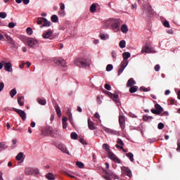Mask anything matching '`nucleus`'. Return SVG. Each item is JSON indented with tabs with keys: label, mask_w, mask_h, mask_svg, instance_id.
<instances>
[{
	"label": "nucleus",
	"mask_w": 180,
	"mask_h": 180,
	"mask_svg": "<svg viewBox=\"0 0 180 180\" xmlns=\"http://www.w3.org/2000/svg\"><path fill=\"white\" fill-rule=\"evenodd\" d=\"M75 65L77 67H82L83 68H85V67H89L91 65V60L89 59H77L75 60Z\"/></svg>",
	"instance_id": "f257e3e1"
},
{
	"label": "nucleus",
	"mask_w": 180,
	"mask_h": 180,
	"mask_svg": "<svg viewBox=\"0 0 180 180\" xmlns=\"http://www.w3.org/2000/svg\"><path fill=\"white\" fill-rule=\"evenodd\" d=\"M20 39H21V40H25L27 43L28 46L30 47H38L39 46V41H37V40H36L33 38L21 36Z\"/></svg>",
	"instance_id": "f03ea898"
},
{
	"label": "nucleus",
	"mask_w": 180,
	"mask_h": 180,
	"mask_svg": "<svg viewBox=\"0 0 180 180\" xmlns=\"http://www.w3.org/2000/svg\"><path fill=\"white\" fill-rule=\"evenodd\" d=\"M108 23H111V27L114 32H119L120 30V20H109Z\"/></svg>",
	"instance_id": "7ed1b4c3"
},
{
	"label": "nucleus",
	"mask_w": 180,
	"mask_h": 180,
	"mask_svg": "<svg viewBox=\"0 0 180 180\" xmlns=\"http://www.w3.org/2000/svg\"><path fill=\"white\" fill-rule=\"evenodd\" d=\"M53 62L58 65V67H61L62 68H65L67 67V63L62 58H55Z\"/></svg>",
	"instance_id": "20e7f679"
},
{
	"label": "nucleus",
	"mask_w": 180,
	"mask_h": 180,
	"mask_svg": "<svg viewBox=\"0 0 180 180\" xmlns=\"http://www.w3.org/2000/svg\"><path fill=\"white\" fill-rule=\"evenodd\" d=\"M25 175H37L39 174V169L33 167H27L25 169Z\"/></svg>",
	"instance_id": "39448f33"
},
{
	"label": "nucleus",
	"mask_w": 180,
	"mask_h": 180,
	"mask_svg": "<svg viewBox=\"0 0 180 180\" xmlns=\"http://www.w3.org/2000/svg\"><path fill=\"white\" fill-rule=\"evenodd\" d=\"M153 113V115H160L162 112H164V108L160 105V104L156 103L155 105V109H152L150 110Z\"/></svg>",
	"instance_id": "423d86ee"
},
{
	"label": "nucleus",
	"mask_w": 180,
	"mask_h": 180,
	"mask_svg": "<svg viewBox=\"0 0 180 180\" xmlns=\"http://www.w3.org/2000/svg\"><path fill=\"white\" fill-rule=\"evenodd\" d=\"M103 92L105 93L106 95L110 96V98H111V99H112V101H114V102H115L117 103H120V101H119V95L113 94L111 92H109L106 90H103Z\"/></svg>",
	"instance_id": "0eeeda50"
},
{
	"label": "nucleus",
	"mask_w": 180,
	"mask_h": 180,
	"mask_svg": "<svg viewBox=\"0 0 180 180\" xmlns=\"http://www.w3.org/2000/svg\"><path fill=\"white\" fill-rule=\"evenodd\" d=\"M43 39H49V40H53L54 39V35H53V30H48L42 34Z\"/></svg>",
	"instance_id": "6e6552de"
},
{
	"label": "nucleus",
	"mask_w": 180,
	"mask_h": 180,
	"mask_svg": "<svg viewBox=\"0 0 180 180\" xmlns=\"http://www.w3.org/2000/svg\"><path fill=\"white\" fill-rule=\"evenodd\" d=\"M108 158H110L112 161H115L117 164H120V159H119V158H117L113 153H112L111 151H108Z\"/></svg>",
	"instance_id": "1a4fd4ad"
},
{
	"label": "nucleus",
	"mask_w": 180,
	"mask_h": 180,
	"mask_svg": "<svg viewBox=\"0 0 180 180\" xmlns=\"http://www.w3.org/2000/svg\"><path fill=\"white\" fill-rule=\"evenodd\" d=\"M14 112L19 115L20 117H21L22 120L25 122L26 120V112L22 110H19L18 108H13Z\"/></svg>",
	"instance_id": "9d476101"
},
{
	"label": "nucleus",
	"mask_w": 180,
	"mask_h": 180,
	"mask_svg": "<svg viewBox=\"0 0 180 180\" xmlns=\"http://www.w3.org/2000/svg\"><path fill=\"white\" fill-rule=\"evenodd\" d=\"M56 147L60 150L62 153H64L65 154H68L70 155V152L67 149V146L63 143H59L56 146Z\"/></svg>",
	"instance_id": "9b49d317"
},
{
	"label": "nucleus",
	"mask_w": 180,
	"mask_h": 180,
	"mask_svg": "<svg viewBox=\"0 0 180 180\" xmlns=\"http://www.w3.org/2000/svg\"><path fill=\"white\" fill-rule=\"evenodd\" d=\"M128 63L126 60H122L120 63V68L118 70V75H120L123 71H124V68L127 67Z\"/></svg>",
	"instance_id": "f8f14e48"
},
{
	"label": "nucleus",
	"mask_w": 180,
	"mask_h": 180,
	"mask_svg": "<svg viewBox=\"0 0 180 180\" xmlns=\"http://www.w3.org/2000/svg\"><path fill=\"white\" fill-rule=\"evenodd\" d=\"M119 123H120V126L122 130H124V129L125 128V126H126V120L124 119V116L120 115Z\"/></svg>",
	"instance_id": "ddd939ff"
},
{
	"label": "nucleus",
	"mask_w": 180,
	"mask_h": 180,
	"mask_svg": "<svg viewBox=\"0 0 180 180\" xmlns=\"http://www.w3.org/2000/svg\"><path fill=\"white\" fill-rule=\"evenodd\" d=\"M42 133L44 136H53V128L47 127L42 131Z\"/></svg>",
	"instance_id": "4468645a"
},
{
	"label": "nucleus",
	"mask_w": 180,
	"mask_h": 180,
	"mask_svg": "<svg viewBox=\"0 0 180 180\" xmlns=\"http://www.w3.org/2000/svg\"><path fill=\"white\" fill-rule=\"evenodd\" d=\"M103 129L104 130V131H105V133H109V134H115V136L119 134V132H117V131H115L105 127L103 128Z\"/></svg>",
	"instance_id": "2eb2a0df"
},
{
	"label": "nucleus",
	"mask_w": 180,
	"mask_h": 180,
	"mask_svg": "<svg viewBox=\"0 0 180 180\" xmlns=\"http://www.w3.org/2000/svg\"><path fill=\"white\" fill-rule=\"evenodd\" d=\"M131 56V55L130 54L129 52H124V53H122V57H123V58H124L123 61H126V63H127V64H129V61L127 60V59H128V58H130Z\"/></svg>",
	"instance_id": "dca6fc26"
},
{
	"label": "nucleus",
	"mask_w": 180,
	"mask_h": 180,
	"mask_svg": "<svg viewBox=\"0 0 180 180\" xmlns=\"http://www.w3.org/2000/svg\"><path fill=\"white\" fill-rule=\"evenodd\" d=\"M4 70L7 71L8 72H11L12 71V63L11 62L6 63L4 65Z\"/></svg>",
	"instance_id": "f3484780"
},
{
	"label": "nucleus",
	"mask_w": 180,
	"mask_h": 180,
	"mask_svg": "<svg viewBox=\"0 0 180 180\" xmlns=\"http://www.w3.org/2000/svg\"><path fill=\"white\" fill-rule=\"evenodd\" d=\"M88 127L90 130H95V129H96V127H95V123H94L90 118L88 119Z\"/></svg>",
	"instance_id": "a211bd4d"
},
{
	"label": "nucleus",
	"mask_w": 180,
	"mask_h": 180,
	"mask_svg": "<svg viewBox=\"0 0 180 180\" xmlns=\"http://www.w3.org/2000/svg\"><path fill=\"white\" fill-rule=\"evenodd\" d=\"M51 26V22L47 20V19L44 18V24L41 25V27H50Z\"/></svg>",
	"instance_id": "6ab92c4d"
},
{
	"label": "nucleus",
	"mask_w": 180,
	"mask_h": 180,
	"mask_svg": "<svg viewBox=\"0 0 180 180\" xmlns=\"http://www.w3.org/2000/svg\"><path fill=\"white\" fill-rule=\"evenodd\" d=\"M141 53H153V50L148 47V46H145L142 48Z\"/></svg>",
	"instance_id": "aec40b11"
},
{
	"label": "nucleus",
	"mask_w": 180,
	"mask_h": 180,
	"mask_svg": "<svg viewBox=\"0 0 180 180\" xmlns=\"http://www.w3.org/2000/svg\"><path fill=\"white\" fill-rule=\"evenodd\" d=\"M122 171H124V172H127V176H131V171L129 167H122Z\"/></svg>",
	"instance_id": "412c9836"
},
{
	"label": "nucleus",
	"mask_w": 180,
	"mask_h": 180,
	"mask_svg": "<svg viewBox=\"0 0 180 180\" xmlns=\"http://www.w3.org/2000/svg\"><path fill=\"white\" fill-rule=\"evenodd\" d=\"M133 85H136V81H134V79L130 78L127 83V86L129 88L133 86Z\"/></svg>",
	"instance_id": "4be33fe9"
},
{
	"label": "nucleus",
	"mask_w": 180,
	"mask_h": 180,
	"mask_svg": "<svg viewBox=\"0 0 180 180\" xmlns=\"http://www.w3.org/2000/svg\"><path fill=\"white\" fill-rule=\"evenodd\" d=\"M18 103L20 106H23L25 105V98L23 96L18 97Z\"/></svg>",
	"instance_id": "5701e85b"
},
{
	"label": "nucleus",
	"mask_w": 180,
	"mask_h": 180,
	"mask_svg": "<svg viewBox=\"0 0 180 180\" xmlns=\"http://www.w3.org/2000/svg\"><path fill=\"white\" fill-rule=\"evenodd\" d=\"M105 175L111 177V178H114V179H117V176L115 175V174L110 171H105Z\"/></svg>",
	"instance_id": "b1692460"
},
{
	"label": "nucleus",
	"mask_w": 180,
	"mask_h": 180,
	"mask_svg": "<svg viewBox=\"0 0 180 180\" xmlns=\"http://www.w3.org/2000/svg\"><path fill=\"white\" fill-rule=\"evenodd\" d=\"M56 112L58 116V117H61V109L58 105L55 106Z\"/></svg>",
	"instance_id": "393cba45"
},
{
	"label": "nucleus",
	"mask_w": 180,
	"mask_h": 180,
	"mask_svg": "<svg viewBox=\"0 0 180 180\" xmlns=\"http://www.w3.org/2000/svg\"><path fill=\"white\" fill-rule=\"evenodd\" d=\"M96 4H93L91 6H90V12L91 13H95V12H96Z\"/></svg>",
	"instance_id": "a878e982"
},
{
	"label": "nucleus",
	"mask_w": 180,
	"mask_h": 180,
	"mask_svg": "<svg viewBox=\"0 0 180 180\" xmlns=\"http://www.w3.org/2000/svg\"><path fill=\"white\" fill-rule=\"evenodd\" d=\"M46 178L49 180H54L56 179V177L54 176V174H53V173H48L46 175Z\"/></svg>",
	"instance_id": "bb28decb"
},
{
	"label": "nucleus",
	"mask_w": 180,
	"mask_h": 180,
	"mask_svg": "<svg viewBox=\"0 0 180 180\" xmlns=\"http://www.w3.org/2000/svg\"><path fill=\"white\" fill-rule=\"evenodd\" d=\"M121 31L122 32V33H127V32H129V28L127 27V25H122L121 27Z\"/></svg>",
	"instance_id": "cd10ccee"
},
{
	"label": "nucleus",
	"mask_w": 180,
	"mask_h": 180,
	"mask_svg": "<svg viewBox=\"0 0 180 180\" xmlns=\"http://www.w3.org/2000/svg\"><path fill=\"white\" fill-rule=\"evenodd\" d=\"M37 102L38 103H39V105H44L47 103V101H46V99H41L40 98H37Z\"/></svg>",
	"instance_id": "c85d7f7f"
},
{
	"label": "nucleus",
	"mask_w": 180,
	"mask_h": 180,
	"mask_svg": "<svg viewBox=\"0 0 180 180\" xmlns=\"http://www.w3.org/2000/svg\"><path fill=\"white\" fill-rule=\"evenodd\" d=\"M51 20L53 23H57V22H58V16L56 15H53L51 18Z\"/></svg>",
	"instance_id": "c756f323"
},
{
	"label": "nucleus",
	"mask_w": 180,
	"mask_h": 180,
	"mask_svg": "<svg viewBox=\"0 0 180 180\" xmlns=\"http://www.w3.org/2000/svg\"><path fill=\"white\" fill-rule=\"evenodd\" d=\"M130 94H134V92H137V86H131L129 88Z\"/></svg>",
	"instance_id": "7c9ffc66"
},
{
	"label": "nucleus",
	"mask_w": 180,
	"mask_h": 180,
	"mask_svg": "<svg viewBox=\"0 0 180 180\" xmlns=\"http://www.w3.org/2000/svg\"><path fill=\"white\" fill-rule=\"evenodd\" d=\"M8 148V146H6V143L5 142L0 143V150L2 151V150H5Z\"/></svg>",
	"instance_id": "2f4dec72"
},
{
	"label": "nucleus",
	"mask_w": 180,
	"mask_h": 180,
	"mask_svg": "<svg viewBox=\"0 0 180 180\" xmlns=\"http://www.w3.org/2000/svg\"><path fill=\"white\" fill-rule=\"evenodd\" d=\"M37 25H42L43 23H44V18H42V17L38 18L37 20Z\"/></svg>",
	"instance_id": "473e14b6"
},
{
	"label": "nucleus",
	"mask_w": 180,
	"mask_h": 180,
	"mask_svg": "<svg viewBox=\"0 0 180 180\" xmlns=\"http://www.w3.org/2000/svg\"><path fill=\"white\" fill-rule=\"evenodd\" d=\"M153 119H154V117L148 115H144L143 117V120H144V122H148V120H153Z\"/></svg>",
	"instance_id": "72a5a7b5"
},
{
	"label": "nucleus",
	"mask_w": 180,
	"mask_h": 180,
	"mask_svg": "<svg viewBox=\"0 0 180 180\" xmlns=\"http://www.w3.org/2000/svg\"><path fill=\"white\" fill-rule=\"evenodd\" d=\"M16 94H18L16 89H13L11 91H10V96H11V98H14Z\"/></svg>",
	"instance_id": "f704fd0d"
},
{
	"label": "nucleus",
	"mask_w": 180,
	"mask_h": 180,
	"mask_svg": "<svg viewBox=\"0 0 180 180\" xmlns=\"http://www.w3.org/2000/svg\"><path fill=\"white\" fill-rule=\"evenodd\" d=\"M119 46L120 49H124V47H126V41L124 40L120 41L119 43Z\"/></svg>",
	"instance_id": "c9c22d12"
},
{
	"label": "nucleus",
	"mask_w": 180,
	"mask_h": 180,
	"mask_svg": "<svg viewBox=\"0 0 180 180\" xmlns=\"http://www.w3.org/2000/svg\"><path fill=\"white\" fill-rule=\"evenodd\" d=\"M126 155L128 158H129V160H130V161H131V162H133V161H134V158H133L134 157L133 153H128L126 154Z\"/></svg>",
	"instance_id": "e433bc0d"
},
{
	"label": "nucleus",
	"mask_w": 180,
	"mask_h": 180,
	"mask_svg": "<svg viewBox=\"0 0 180 180\" xmlns=\"http://www.w3.org/2000/svg\"><path fill=\"white\" fill-rule=\"evenodd\" d=\"M5 38L6 40H7L8 43H10V44H13V39H12L11 37H9V35H5Z\"/></svg>",
	"instance_id": "4c0bfd02"
},
{
	"label": "nucleus",
	"mask_w": 180,
	"mask_h": 180,
	"mask_svg": "<svg viewBox=\"0 0 180 180\" xmlns=\"http://www.w3.org/2000/svg\"><path fill=\"white\" fill-rule=\"evenodd\" d=\"M22 158H23V153L20 152L17 155V156L15 157V159L17 160V161H20V160H22Z\"/></svg>",
	"instance_id": "58836bf2"
},
{
	"label": "nucleus",
	"mask_w": 180,
	"mask_h": 180,
	"mask_svg": "<svg viewBox=\"0 0 180 180\" xmlns=\"http://www.w3.org/2000/svg\"><path fill=\"white\" fill-rule=\"evenodd\" d=\"M70 137L71 139H72V140H77V139H78V134H77V133L75 132H72L70 134Z\"/></svg>",
	"instance_id": "ea45409f"
},
{
	"label": "nucleus",
	"mask_w": 180,
	"mask_h": 180,
	"mask_svg": "<svg viewBox=\"0 0 180 180\" xmlns=\"http://www.w3.org/2000/svg\"><path fill=\"white\" fill-rule=\"evenodd\" d=\"M140 91H143V92H148L151 91V88L150 87L146 88L144 86H141L140 87Z\"/></svg>",
	"instance_id": "a19ab883"
},
{
	"label": "nucleus",
	"mask_w": 180,
	"mask_h": 180,
	"mask_svg": "<svg viewBox=\"0 0 180 180\" xmlns=\"http://www.w3.org/2000/svg\"><path fill=\"white\" fill-rule=\"evenodd\" d=\"M111 56L112 57L114 61H115L117 57V53L116 52V51H112L111 52Z\"/></svg>",
	"instance_id": "79ce46f5"
},
{
	"label": "nucleus",
	"mask_w": 180,
	"mask_h": 180,
	"mask_svg": "<svg viewBox=\"0 0 180 180\" xmlns=\"http://www.w3.org/2000/svg\"><path fill=\"white\" fill-rule=\"evenodd\" d=\"M148 11L149 15H154V10H153V7H151V6H148Z\"/></svg>",
	"instance_id": "37998d69"
},
{
	"label": "nucleus",
	"mask_w": 180,
	"mask_h": 180,
	"mask_svg": "<svg viewBox=\"0 0 180 180\" xmlns=\"http://www.w3.org/2000/svg\"><path fill=\"white\" fill-rule=\"evenodd\" d=\"M68 119H69V122L72 124V126H74V122L72 121V113H69Z\"/></svg>",
	"instance_id": "c03bdc74"
},
{
	"label": "nucleus",
	"mask_w": 180,
	"mask_h": 180,
	"mask_svg": "<svg viewBox=\"0 0 180 180\" xmlns=\"http://www.w3.org/2000/svg\"><path fill=\"white\" fill-rule=\"evenodd\" d=\"M103 149L105 150L106 151H109L110 150V148H109V145H108V143H104L103 145Z\"/></svg>",
	"instance_id": "a18cd8bd"
},
{
	"label": "nucleus",
	"mask_w": 180,
	"mask_h": 180,
	"mask_svg": "<svg viewBox=\"0 0 180 180\" xmlns=\"http://www.w3.org/2000/svg\"><path fill=\"white\" fill-rule=\"evenodd\" d=\"M27 33L29 34V36H32V34H33V30L31 27H27Z\"/></svg>",
	"instance_id": "49530a36"
},
{
	"label": "nucleus",
	"mask_w": 180,
	"mask_h": 180,
	"mask_svg": "<svg viewBox=\"0 0 180 180\" xmlns=\"http://www.w3.org/2000/svg\"><path fill=\"white\" fill-rule=\"evenodd\" d=\"M58 15L60 16V18H64V16H65V11L61 10L58 12Z\"/></svg>",
	"instance_id": "de8ad7c7"
},
{
	"label": "nucleus",
	"mask_w": 180,
	"mask_h": 180,
	"mask_svg": "<svg viewBox=\"0 0 180 180\" xmlns=\"http://www.w3.org/2000/svg\"><path fill=\"white\" fill-rule=\"evenodd\" d=\"M113 70V65L111 64H109L106 67V71H112Z\"/></svg>",
	"instance_id": "09e8293b"
},
{
	"label": "nucleus",
	"mask_w": 180,
	"mask_h": 180,
	"mask_svg": "<svg viewBox=\"0 0 180 180\" xmlns=\"http://www.w3.org/2000/svg\"><path fill=\"white\" fill-rule=\"evenodd\" d=\"M15 26H16V22H11L8 23V27L10 29H13V27H15Z\"/></svg>",
	"instance_id": "8fccbe9b"
},
{
	"label": "nucleus",
	"mask_w": 180,
	"mask_h": 180,
	"mask_svg": "<svg viewBox=\"0 0 180 180\" xmlns=\"http://www.w3.org/2000/svg\"><path fill=\"white\" fill-rule=\"evenodd\" d=\"M76 165H77L79 168H84V163H82V162H76Z\"/></svg>",
	"instance_id": "3c124183"
},
{
	"label": "nucleus",
	"mask_w": 180,
	"mask_h": 180,
	"mask_svg": "<svg viewBox=\"0 0 180 180\" xmlns=\"http://www.w3.org/2000/svg\"><path fill=\"white\" fill-rule=\"evenodd\" d=\"M158 128L159 130H162V129H164V123L160 122L158 125Z\"/></svg>",
	"instance_id": "603ef678"
},
{
	"label": "nucleus",
	"mask_w": 180,
	"mask_h": 180,
	"mask_svg": "<svg viewBox=\"0 0 180 180\" xmlns=\"http://www.w3.org/2000/svg\"><path fill=\"white\" fill-rule=\"evenodd\" d=\"M117 145H120V146H124L123 141H122V139H117Z\"/></svg>",
	"instance_id": "864d4df0"
},
{
	"label": "nucleus",
	"mask_w": 180,
	"mask_h": 180,
	"mask_svg": "<svg viewBox=\"0 0 180 180\" xmlns=\"http://www.w3.org/2000/svg\"><path fill=\"white\" fill-rule=\"evenodd\" d=\"M0 18L1 19H5V18H6V13L5 12H1L0 13Z\"/></svg>",
	"instance_id": "5fc2aeb1"
},
{
	"label": "nucleus",
	"mask_w": 180,
	"mask_h": 180,
	"mask_svg": "<svg viewBox=\"0 0 180 180\" xmlns=\"http://www.w3.org/2000/svg\"><path fill=\"white\" fill-rule=\"evenodd\" d=\"M104 88H105L107 91H110V89H112V87L109 84H105Z\"/></svg>",
	"instance_id": "6e6d98bb"
},
{
	"label": "nucleus",
	"mask_w": 180,
	"mask_h": 180,
	"mask_svg": "<svg viewBox=\"0 0 180 180\" xmlns=\"http://www.w3.org/2000/svg\"><path fill=\"white\" fill-rule=\"evenodd\" d=\"M5 87V84L4 82H0V92H2L4 91V88Z\"/></svg>",
	"instance_id": "4d7b16f0"
},
{
	"label": "nucleus",
	"mask_w": 180,
	"mask_h": 180,
	"mask_svg": "<svg viewBox=\"0 0 180 180\" xmlns=\"http://www.w3.org/2000/svg\"><path fill=\"white\" fill-rule=\"evenodd\" d=\"M96 102H97V103H98V105H101V103H102V101H101V96H97Z\"/></svg>",
	"instance_id": "13d9d810"
},
{
	"label": "nucleus",
	"mask_w": 180,
	"mask_h": 180,
	"mask_svg": "<svg viewBox=\"0 0 180 180\" xmlns=\"http://www.w3.org/2000/svg\"><path fill=\"white\" fill-rule=\"evenodd\" d=\"M163 25L165 26V27H169V22L168 21L165 20L163 22Z\"/></svg>",
	"instance_id": "bf43d9fd"
},
{
	"label": "nucleus",
	"mask_w": 180,
	"mask_h": 180,
	"mask_svg": "<svg viewBox=\"0 0 180 180\" xmlns=\"http://www.w3.org/2000/svg\"><path fill=\"white\" fill-rule=\"evenodd\" d=\"M68 120V118L67 117L63 116L62 118V123H67V121Z\"/></svg>",
	"instance_id": "052dcab7"
},
{
	"label": "nucleus",
	"mask_w": 180,
	"mask_h": 180,
	"mask_svg": "<svg viewBox=\"0 0 180 180\" xmlns=\"http://www.w3.org/2000/svg\"><path fill=\"white\" fill-rule=\"evenodd\" d=\"M60 5L61 11H64L65 9V5L64 4V3H60Z\"/></svg>",
	"instance_id": "680f3d73"
},
{
	"label": "nucleus",
	"mask_w": 180,
	"mask_h": 180,
	"mask_svg": "<svg viewBox=\"0 0 180 180\" xmlns=\"http://www.w3.org/2000/svg\"><path fill=\"white\" fill-rule=\"evenodd\" d=\"M160 65H156L155 66V71H160Z\"/></svg>",
	"instance_id": "e2e57ef3"
},
{
	"label": "nucleus",
	"mask_w": 180,
	"mask_h": 180,
	"mask_svg": "<svg viewBox=\"0 0 180 180\" xmlns=\"http://www.w3.org/2000/svg\"><path fill=\"white\" fill-rule=\"evenodd\" d=\"M169 115L167 111L163 112L161 113L160 116H168Z\"/></svg>",
	"instance_id": "0e129e2a"
},
{
	"label": "nucleus",
	"mask_w": 180,
	"mask_h": 180,
	"mask_svg": "<svg viewBox=\"0 0 180 180\" xmlns=\"http://www.w3.org/2000/svg\"><path fill=\"white\" fill-rule=\"evenodd\" d=\"M79 141H80V143H82V144H86V141H85V139H80Z\"/></svg>",
	"instance_id": "69168bd1"
},
{
	"label": "nucleus",
	"mask_w": 180,
	"mask_h": 180,
	"mask_svg": "<svg viewBox=\"0 0 180 180\" xmlns=\"http://www.w3.org/2000/svg\"><path fill=\"white\" fill-rule=\"evenodd\" d=\"M100 37H101V40H105L106 39V35L102 34L100 35Z\"/></svg>",
	"instance_id": "338daca9"
},
{
	"label": "nucleus",
	"mask_w": 180,
	"mask_h": 180,
	"mask_svg": "<svg viewBox=\"0 0 180 180\" xmlns=\"http://www.w3.org/2000/svg\"><path fill=\"white\" fill-rule=\"evenodd\" d=\"M176 151H180V141H178Z\"/></svg>",
	"instance_id": "774afa93"
}]
</instances>
